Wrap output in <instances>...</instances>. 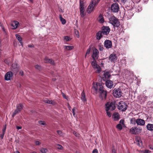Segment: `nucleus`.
Wrapping results in <instances>:
<instances>
[{
	"mask_svg": "<svg viewBox=\"0 0 153 153\" xmlns=\"http://www.w3.org/2000/svg\"><path fill=\"white\" fill-rule=\"evenodd\" d=\"M136 123V120L134 118H132L130 120V123L132 124H135Z\"/></svg>",
	"mask_w": 153,
	"mask_h": 153,
	"instance_id": "40",
	"label": "nucleus"
},
{
	"mask_svg": "<svg viewBox=\"0 0 153 153\" xmlns=\"http://www.w3.org/2000/svg\"><path fill=\"white\" fill-rule=\"evenodd\" d=\"M100 83L94 82L93 83L91 91L94 93L97 94L98 92V89L99 88Z\"/></svg>",
	"mask_w": 153,
	"mask_h": 153,
	"instance_id": "8",
	"label": "nucleus"
},
{
	"mask_svg": "<svg viewBox=\"0 0 153 153\" xmlns=\"http://www.w3.org/2000/svg\"><path fill=\"white\" fill-rule=\"evenodd\" d=\"M110 28L108 26H103L102 27L101 32L103 35H107L110 31Z\"/></svg>",
	"mask_w": 153,
	"mask_h": 153,
	"instance_id": "11",
	"label": "nucleus"
},
{
	"mask_svg": "<svg viewBox=\"0 0 153 153\" xmlns=\"http://www.w3.org/2000/svg\"><path fill=\"white\" fill-rule=\"evenodd\" d=\"M100 1V0H92L88 8L87 12L88 13L90 14L93 11L95 7L98 4Z\"/></svg>",
	"mask_w": 153,
	"mask_h": 153,
	"instance_id": "2",
	"label": "nucleus"
},
{
	"mask_svg": "<svg viewBox=\"0 0 153 153\" xmlns=\"http://www.w3.org/2000/svg\"><path fill=\"white\" fill-rule=\"evenodd\" d=\"M105 108L107 115H110L109 111L113 110L116 108L115 102L113 101L111 102H108L105 104Z\"/></svg>",
	"mask_w": 153,
	"mask_h": 153,
	"instance_id": "1",
	"label": "nucleus"
},
{
	"mask_svg": "<svg viewBox=\"0 0 153 153\" xmlns=\"http://www.w3.org/2000/svg\"><path fill=\"white\" fill-rule=\"evenodd\" d=\"M6 128V125H5L4 126V128L2 130V131H3V132L4 133H5Z\"/></svg>",
	"mask_w": 153,
	"mask_h": 153,
	"instance_id": "49",
	"label": "nucleus"
},
{
	"mask_svg": "<svg viewBox=\"0 0 153 153\" xmlns=\"http://www.w3.org/2000/svg\"><path fill=\"white\" fill-rule=\"evenodd\" d=\"M149 148H150V149H153V146H149Z\"/></svg>",
	"mask_w": 153,
	"mask_h": 153,
	"instance_id": "64",
	"label": "nucleus"
},
{
	"mask_svg": "<svg viewBox=\"0 0 153 153\" xmlns=\"http://www.w3.org/2000/svg\"><path fill=\"white\" fill-rule=\"evenodd\" d=\"M92 153H98L97 150V149H94Z\"/></svg>",
	"mask_w": 153,
	"mask_h": 153,
	"instance_id": "54",
	"label": "nucleus"
},
{
	"mask_svg": "<svg viewBox=\"0 0 153 153\" xmlns=\"http://www.w3.org/2000/svg\"><path fill=\"white\" fill-rule=\"evenodd\" d=\"M109 59L111 62H114L117 60V56L116 54L115 53L111 54L109 57Z\"/></svg>",
	"mask_w": 153,
	"mask_h": 153,
	"instance_id": "18",
	"label": "nucleus"
},
{
	"mask_svg": "<svg viewBox=\"0 0 153 153\" xmlns=\"http://www.w3.org/2000/svg\"><path fill=\"white\" fill-rule=\"evenodd\" d=\"M16 128L18 130H19L20 129H21L22 128V127L21 126H17L16 127Z\"/></svg>",
	"mask_w": 153,
	"mask_h": 153,
	"instance_id": "60",
	"label": "nucleus"
},
{
	"mask_svg": "<svg viewBox=\"0 0 153 153\" xmlns=\"http://www.w3.org/2000/svg\"><path fill=\"white\" fill-rule=\"evenodd\" d=\"M104 73L103 74V77L105 78V79H108L109 78L110 76V73L109 72L107 71H104Z\"/></svg>",
	"mask_w": 153,
	"mask_h": 153,
	"instance_id": "30",
	"label": "nucleus"
},
{
	"mask_svg": "<svg viewBox=\"0 0 153 153\" xmlns=\"http://www.w3.org/2000/svg\"><path fill=\"white\" fill-rule=\"evenodd\" d=\"M103 47H100L99 48V49L100 51H102L103 50Z\"/></svg>",
	"mask_w": 153,
	"mask_h": 153,
	"instance_id": "61",
	"label": "nucleus"
},
{
	"mask_svg": "<svg viewBox=\"0 0 153 153\" xmlns=\"http://www.w3.org/2000/svg\"><path fill=\"white\" fill-rule=\"evenodd\" d=\"M5 133H4L3 132L2 134L1 135L0 137H1V139H2L4 136V134Z\"/></svg>",
	"mask_w": 153,
	"mask_h": 153,
	"instance_id": "59",
	"label": "nucleus"
},
{
	"mask_svg": "<svg viewBox=\"0 0 153 153\" xmlns=\"http://www.w3.org/2000/svg\"><path fill=\"white\" fill-rule=\"evenodd\" d=\"M44 61L45 63H50L52 65L54 64V61L53 60H52L51 59H49L48 57H45V58L44 59Z\"/></svg>",
	"mask_w": 153,
	"mask_h": 153,
	"instance_id": "26",
	"label": "nucleus"
},
{
	"mask_svg": "<svg viewBox=\"0 0 153 153\" xmlns=\"http://www.w3.org/2000/svg\"><path fill=\"white\" fill-rule=\"evenodd\" d=\"M125 126L124 120H121L120 121V123L116 126V128L118 129L121 130L122 129L123 127H124Z\"/></svg>",
	"mask_w": 153,
	"mask_h": 153,
	"instance_id": "14",
	"label": "nucleus"
},
{
	"mask_svg": "<svg viewBox=\"0 0 153 153\" xmlns=\"http://www.w3.org/2000/svg\"><path fill=\"white\" fill-rule=\"evenodd\" d=\"M91 65L96 73H99L101 72V68L100 66L97 65L95 60H94L92 62Z\"/></svg>",
	"mask_w": 153,
	"mask_h": 153,
	"instance_id": "6",
	"label": "nucleus"
},
{
	"mask_svg": "<svg viewBox=\"0 0 153 153\" xmlns=\"http://www.w3.org/2000/svg\"><path fill=\"white\" fill-rule=\"evenodd\" d=\"M122 92L121 90L119 88L114 89L113 91L114 96L116 97H120L122 96Z\"/></svg>",
	"mask_w": 153,
	"mask_h": 153,
	"instance_id": "9",
	"label": "nucleus"
},
{
	"mask_svg": "<svg viewBox=\"0 0 153 153\" xmlns=\"http://www.w3.org/2000/svg\"><path fill=\"white\" fill-rule=\"evenodd\" d=\"M57 133L58 134H59V135H60L61 136H62L63 134L62 132L61 131H60V130L57 131Z\"/></svg>",
	"mask_w": 153,
	"mask_h": 153,
	"instance_id": "45",
	"label": "nucleus"
},
{
	"mask_svg": "<svg viewBox=\"0 0 153 153\" xmlns=\"http://www.w3.org/2000/svg\"><path fill=\"white\" fill-rule=\"evenodd\" d=\"M31 114H36V112L34 110H32L31 111Z\"/></svg>",
	"mask_w": 153,
	"mask_h": 153,
	"instance_id": "57",
	"label": "nucleus"
},
{
	"mask_svg": "<svg viewBox=\"0 0 153 153\" xmlns=\"http://www.w3.org/2000/svg\"><path fill=\"white\" fill-rule=\"evenodd\" d=\"M117 105L118 109L122 111H125L127 108V103L123 101H120Z\"/></svg>",
	"mask_w": 153,
	"mask_h": 153,
	"instance_id": "5",
	"label": "nucleus"
},
{
	"mask_svg": "<svg viewBox=\"0 0 153 153\" xmlns=\"http://www.w3.org/2000/svg\"><path fill=\"white\" fill-rule=\"evenodd\" d=\"M67 105L68 107V108L69 110L71 111V106H70L69 103H67Z\"/></svg>",
	"mask_w": 153,
	"mask_h": 153,
	"instance_id": "55",
	"label": "nucleus"
},
{
	"mask_svg": "<svg viewBox=\"0 0 153 153\" xmlns=\"http://www.w3.org/2000/svg\"><path fill=\"white\" fill-rule=\"evenodd\" d=\"M56 147L58 149L60 150H62L63 149V147L61 145L58 144L56 146Z\"/></svg>",
	"mask_w": 153,
	"mask_h": 153,
	"instance_id": "42",
	"label": "nucleus"
},
{
	"mask_svg": "<svg viewBox=\"0 0 153 153\" xmlns=\"http://www.w3.org/2000/svg\"><path fill=\"white\" fill-rule=\"evenodd\" d=\"M40 151L42 153H45L48 152V150L46 148H41L40 149Z\"/></svg>",
	"mask_w": 153,
	"mask_h": 153,
	"instance_id": "37",
	"label": "nucleus"
},
{
	"mask_svg": "<svg viewBox=\"0 0 153 153\" xmlns=\"http://www.w3.org/2000/svg\"><path fill=\"white\" fill-rule=\"evenodd\" d=\"M109 117H111L112 119L115 121H118L120 119V115H108Z\"/></svg>",
	"mask_w": 153,
	"mask_h": 153,
	"instance_id": "29",
	"label": "nucleus"
},
{
	"mask_svg": "<svg viewBox=\"0 0 153 153\" xmlns=\"http://www.w3.org/2000/svg\"><path fill=\"white\" fill-rule=\"evenodd\" d=\"M62 96L64 97V98L68 100V98H67V97H66L65 94L63 93H62Z\"/></svg>",
	"mask_w": 153,
	"mask_h": 153,
	"instance_id": "56",
	"label": "nucleus"
},
{
	"mask_svg": "<svg viewBox=\"0 0 153 153\" xmlns=\"http://www.w3.org/2000/svg\"><path fill=\"white\" fill-rule=\"evenodd\" d=\"M111 10L114 12H117L119 10V7L118 4L117 3H114L111 6Z\"/></svg>",
	"mask_w": 153,
	"mask_h": 153,
	"instance_id": "12",
	"label": "nucleus"
},
{
	"mask_svg": "<svg viewBox=\"0 0 153 153\" xmlns=\"http://www.w3.org/2000/svg\"><path fill=\"white\" fill-rule=\"evenodd\" d=\"M81 99L82 101L84 102L86 101V99L84 91H83L81 93Z\"/></svg>",
	"mask_w": 153,
	"mask_h": 153,
	"instance_id": "31",
	"label": "nucleus"
},
{
	"mask_svg": "<svg viewBox=\"0 0 153 153\" xmlns=\"http://www.w3.org/2000/svg\"><path fill=\"white\" fill-rule=\"evenodd\" d=\"M73 133L74 134L76 137H79V134L78 133L76 132V131H73Z\"/></svg>",
	"mask_w": 153,
	"mask_h": 153,
	"instance_id": "48",
	"label": "nucleus"
},
{
	"mask_svg": "<svg viewBox=\"0 0 153 153\" xmlns=\"http://www.w3.org/2000/svg\"><path fill=\"white\" fill-rule=\"evenodd\" d=\"M23 108V105L22 104H19L17 105L16 109L13 113V115H16L18 114L20 111Z\"/></svg>",
	"mask_w": 153,
	"mask_h": 153,
	"instance_id": "16",
	"label": "nucleus"
},
{
	"mask_svg": "<svg viewBox=\"0 0 153 153\" xmlns=\"http://www.w3.org/2000/svg\"><path fill=\"white\" fill-rule=\"evenodd\" d=\"M136 123L138 125L143 126L145 123V121L141 119H138L136 120Z\"/></svg>",
	"mask_w": 153,
	"mask_h": 153,
	"instance_id": "22",
	"label": "nucleus"
},
{
	"mask_svg": "<svg viewBox=\"0 0 153 153\" xmlns=\"http://www.w3.org/2000/svg\"><path fill=\"white\" fill-rule=\"evenodd\" d=\"M17 85L18 87L20 88L21 87V85L20 83H18Z\"/></svg>",
	"mask_w": 153,
	"mask_h": 153,
	"instance_id": "62",
	"label": "nucleus"
},
{
	"mask_svg": "<svg viewBox=\"0 0 153 153\" xmlns=\"http://www.w3.org/2000/svg\"><path fill=\"white\" fill-rule=\"evenodd\" d=\"M122 73L123 76L127 75H130L132 74V71H131L128 69L123 70Z\"/></svg>",
	"mask_w": 153,
	"mask_h": 153,
	"instance_id": "24",
	"label": "nucleus"
},
{
	"mask_svg": "<svg viewBox=\"0 0 153 153\" xmlns=\"http://www.w3.org/2000/svg\"><path fill=\"white\" fill-rule=\"evenodd\" d=\"M105 85L108 88H111L113 87V82L110 80H107L105 82Z\"/></svg>",
	"mask_w": 153,
	"mask_h": 153,
	"instance_id": "20",
	"label": "nucleus"
},
{
	"mask_svg": "<svg viewBox=\"0 0 153 153\" xmlns=\"http://www.w3.org/2000/svg\"><path fill=\"white\" fill-rule=\"evenodd\" d=\"M136 128L135 127H133L130 129V132L132 134H136Z\"/></svg>",
	"mask_w": 153,
	"mask_h": 153,
	"instance_id": "35",
	"label": "nucleus"
},
{
	"mask_svg": "<svg viewBox=\"0 0 153 153\" xmlns=\"http://www.w3.org/2000/svg\"><path fill=\"white\" fill-rule=\"evenodd\" d=\"M19 74L20 75L22 76L23 75V74H23V72L22 71H21L19 72Z\"/></svg>",
	"mask_w": 153,
	"mask_h": 153,
	"instance_id": "58",
	"label": "nucleus"
},
{
	"mask_svg": "<svg viewBox=\"0 0 153 153\" xmlns=\"http://www.w3.org/2000/svg\"><path fill=\"white\" fill-rule=\"evenodd\" d=\"M13 73L11 71L7 72L4 76L5 80L6 81L11 80L13 78Z\"/></svg>",
	"mask_w": 153,
	"mask_h": 153,
	"instance_id": "10",
	"label": "nucleus"
},
{
	"mask_svg": "<svg viewBox=\"0 0 153 153\" xmlns=\"http://www.w3.org/2000/svg\"><path fill=\"white\" fill-rule=\"evenodd\" d=\"M38 123L40 125H45V123L44 121L42 120L39 121L38 122Z\"/></svg>",
	"mask_w": 153,
	"mask_h": 153,
	"instance_id": "44",
	"label": "nucleus"
},
{
	"mask_svg": "<svg viewBox=\"0 0 153 153\" xmlns=\"http://www.w3.org/2000/svg\"><path fill=\"white\" fill-rule=\"evenodd\" d=\"M63 47L65 51H71L74 48V46L71 45H64Z\"/></svg>",
	"mask_w": 153,
	"mask_h": 153,
	"instance_id": "28",
	"label": "nucleus"
},
{
	"mask_svg": "<svg viewBox=\"0 0 153 153\" xmlns=\"http://www.w3.org/2000/svg\"><path fill=\"white\" fill-rule=\"evenodd\" d=\"M142 129L139 128H136V134L140 133L141 132Z\"/></svg>",
	"mask_w": 153,
	"mask_h": 153,
	"instance_id": "43",
	"label": "nucleus"
},
{
	"mask_svg": "<svg viewBox=\"0 0 153 153\" xmlns=\"http://www.w3.org/2000/svg\"><path fill=\"white\" fill-rule=\"evenodd\" d=\"M98 20L99 22L101 23H102L104 22V20L102 14H100L98 18Z\"/></svg>",
	"mask_w": 153,
	"mask_h": 153,
	"instance_id": "32",
	"label": "nucleus"
},
{
	"mask_svg": "<svg viewBox=\"0 0 153 153\" xmlns=\"http://www.w3.org/2000/svg\"><path fill=\"white\" fill-rule=\"evenodd\" d=\"M59 18L61 21L62 22V23L63 24H65L66 23L65 20V19L62 18L61 16H59Z\"/></svg>",
	"mask_w": 153,
	"mask_h": 153,
	"instance_id": "38",
	"label": "nucleus"
},
{
	"mask_svg": "<svg viewBox=\"0 0 153 153\" xmlns=\"http://www.w3.org/2000/svg\"><path fill=\"white\" fill-rule=\"evenodd\" d=\"M35 68L36 69L39 70L41 69V66L38 65H36L35 66Z\"/></svg>",
	"mask_w": 153,
	"mask_h": 153,
	"instance_id": "50",
	"label": "nucleus"
},
{
	"mask_svg": "<svg viewBox=\"0 0 153 153\" xmlns=\"http://www.w3.org/2000/svg\"><path fill=\"white\" fill-rule=\"evenodd\" d=\"M11 70L14 72V73L17 72L19 69L16 63H14L12 64Z\"/></svg>",
	"mask_w": 153,
	"mask_h": 153,
	"instance_id": "19",
	"label": "nucleus"
},
{
	"mask_svg": "<svg viewBox=\"0 0 153 153\" xmlns=\"http://www.w3.org/2000/svg\"><path fill=\"white\" fill-rule=\"evenodd\" d=\"M112 153H116V151L114 149L112 150Z\"/></svg>",
	"mask_w": 153,
	"mask_h": 153,
	"instance_id": "63",
	"label": "nucleus"
},
{
	"mask_svg": "<svg viewBox=\"0 0 153 153\" xmlns=\"http://www.w3.org/2000/svg\"><path fill=\"white\" fill-rule=\"evenodd\" d=\"M79 11L81 17H83L85 16L84 3L83 1H81V0L80 1Z\"/></svg>",
	"mask_w": 153,
	"mask_h": 153,
	"instance_id": "7",
	"label": "nucleus"
},
{
	"mask_svg": "<svg viewBox=\"0 0 153 153\" xmlns=\"http://www.w3.org/2000/svg\"><path fill=\"white\" fill-rule=\"evenodd\" d=\"M44 101L45 103L51 104L53 105H55L56 103V102L55 101L53 100H49L47 99L44 100Z\"/></svg>",
	"mask_w": 153,
	"mask_h": 153,
	"instance_id": "25",
	"label": "nucleus"
},
{
	"mask_svg": "<svg viewBox=\"0 0 153 153\" xmlns=\"http://www.w3.org/2000/svg\"><path fill=\"white\" fill-rule=\"evenodd\" d=\"M99 52L97 49H94L93 51L92 56L94 60L97 59L99 57Z\"/></svg>",
	"mask_w": 153,
	"mask_h": 153,
	"instance_id": "13",
	"label": "nucleus"
},
{
	"mask_svg": "<svg viewBox=\"0 0 153 153\" xmlns=\"http://www.w3.org/2000/svg\"><path fill=\"white\" fill-rule=\"evenodd\" d=\"M121 1L123 5L127 4L128 2V0H121Z\"/></svg>",
	"mask_w": 153,
	"mask_h": 153,
	"instance_id": "41",
	"label": "nucleus"
},
{
	"mask_svg": "<svg viewBox=\"0 0 153 153\" xmlns=\"http://www.w3.org/2000/svg\"><path fill=\"white\" fill-rule=\"evenodd\" d=\"M35 144L36 145H38L40 144L41 143L39 141H35Z\"/></svg>",
	"mask_w": 153,
	"mask_h": 153,
	"instance_id": "52",
	"label": "nucleus"
},
{
	"mask_svg": "<svg viewBox=\"0 0 153 153\" xmlns=\"http://www.w3.org/2000/svg\"><path fill=\"white\" fill-rule=\"evenodd\" d=\"M99 92L100 94V97L102 100H105L107 95V92L103 90V87L101 84L99 85Z\"/></svg>",
	"mask_w": 153,
	"mask_h": 153,
	"instance_id": "4",
	"label": "nucleus"
},
{
	"mask_svg": "<svg viewBox=\"0 0 153 153\" xmlns=\"http://www.w3.org/2000/svg\"><path fill=\"white\" fill-rule=\"evenodd\" d=\"M133 16V14L131 11H125L124 14V16L128 19H130Z\"/></svg>",
	"mask_w": 153,
	"mask_h": 153,
	"instance_id": "15",
	"label": "nucleus"
},
{
	"mask_svg": "<svg viewBox=\"0 0 153 153\" xmlns=\"http://www.w3.org/2000/svg\"><path fill=\"white\" fill-rule=\"evenodd\" d=\"M19 25V22L17 21H13L12 22L11 26L12 29H15L17 28Z\"/></svg>",
	"mask_w": 153,
	"mask_h": 153,
	"instance_id": "21",
	"label": "nucleus"
},
{
	"mask_svg": "<svg viewBox=\"0 0 153 153\" xmlns=\"http://www.w3.org/2000/svg\"><path fill=\"white\" fill-rule=\"evenodd\" d=\"M103 35L101 31H98L96 33V39L98 40H100L102 37Z\"/></svg>",
	"mask_w": 153,
	"mask_h": 153,
	"instance_id": "27",
	"label": "nucleus"
},
{
	"mask_svg": "<svg viewBox=\"0 0 153 153\" xmlns=\"http://www.w3.org/2000/svg\"><path fill=\"white\" fill-rule=\"evenodd\" d=\"M109 22L114 27H118L120 25V22L114 16H111L109 19Z\"/></svg>",
	"mask_w": 153,
	"mask_h": 153,
	"instance_id": "3",
	"label": "nucleus"
},
{
	"mask_svg": "<svg viewBox=\"0 0 153 153\" xmlns=\"http://www.w3.org/2000/svg\"><path fill=\"white\" fill-rule=\"evenodd\" d=\"M148 130L150 131H153V124H148L146 126Z\"/></svg>",
	"mask_w": 153,
	"mask_h": 153,
	"instance_id": "34",
	"label": "nucleus"
},
{
	"mask_svg": "<svg viewBox=\"0 0 153 153\" xmlns=\"http://www.w3.org/2000/svg\"><path fill=\"white\" fill-rule=\"evenodd\" d=\"M75 34L76 35V36L77 37L79 38V32L78 31H76L75 32Z\"/></svg>",
	"mask_w": 153,
	"mask_h": 153,
	"instance_id": "53",
	"label": "nucleus"
},
{
	"mask_svg": "<svg viewBox=\"0 0 153 153\" xmlns=\"http://www.w3.org/2000/svg\"><path fill=\"white\" fill-rule=\"evenodd\" d=\"M137 144L140 147H142V142L140 138L139 137H137L135 138Z\"/></svg>",
	"mask_w": 153,
	"mask_h": 153,
	"instance_id": "23",
	"label": "nucleus"
},
{
	"mask_svg": "<svg viewBox=\"0 0 153 153\" xmlns=\"http://www.w3.org/2000/svg\"><path fill=\"white\" fill-rule=\"evenodd\" d=\"M76 110V108L75 107H74V108L72 110V113H73V115H75V113L74 112V111L75 110Z\"/></svg>",
	"mask_w": 153,
	"mask_h": 153,
	"instance_id": "51",
	"label": "nucleus"
},
{
	"mask_svg": "<svg viewBox=\"0 0 153 153\" xmlns=\"http://www.w3.org/2000/svg\"><path fill=\"white\" fill-rule=\"evenodd\" d=\"M91 51V48L90 47H89L87 50V51L86 53V54H89L90 53Z\"/></svg>",
	"mask_w": 153,
	"mask_h": 153,
	"instance_id": "46",
	"label": "nucleus"
},
{
	"mask_svg": "<svg viewBox=\"0 0 153 153\" xmlns=\"http://www.w3.org/2000/svg\"><path fill=\"white\" fill-rule=\"evenodd\" d=\"M150 152V151L148 150H142L141 151V153H149Z\"/></svg>",
	"mask_w": 153,
	"mask_h": 153,
	"instance_id": "47",
	"label": "nucleus"
},
{
	"mask_svg": "<svg viewBox=\"0 0 153 153\" xmlns=\"http://www.w3.org/2000/svg\"><path fill=\"white\" fill-rule=\"evenodd\" d=\"M131 6L126 7V5L125 6V7L124 8L125 12L126 11H131Z\"/></svg>",
	"mask_w": 153,
	"mask_h": 153,
	"instance_id": "36",
	"label": "nucleus"
},
{
	"mask_svg": "<svg viewBox=\"0 0 153 153\" xmlns=\"http://www.w3.org/2000/svg\"><path fill=\"white\" fill-rule=\"evenodd\" d=\"M112 42L109 40H106L104 42V46L106 48H109L112 46Z\"/></svg>",
	"mask_w": 153,
	"mask_h": 153,
	"instance_id": "17",
	"label": "nucleus"
},
{
	"mask_svg": "<svg viewBox=\"0 0 153 153\" xmlns=\"http://www.w3.org/2000/svg\"><path fill=\"white\" fill-rule=\"evenodd\" d=\"M16 39L19 40L21 45L22 46L23 44L22 42V39L21 37L19 34H16Z\"/></svg>",
	"mask_w": 153,
	"mask_h": 153,
	"instance_id": "33",
	"label": "nucleus"
},
{
	"mask_svg": "<svg viewBox=\"0 0 153 153\" xmlns=\"http://www.w3.org/2000/svg\"><path fill=\"white\" fill-rule=\"evenodd\" d=\"M64 39L65 41H68L70 40H71V38L68 36H65L64 37Z\"/></svg>",
	"mask_w": 153,
	"mask_h": 153,
	"instance_id": "39",
	"label": "nucleus"
}]
</instances>
